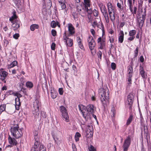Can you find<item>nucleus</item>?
<instances>
[{
  "label": "nucleus",
  "mask_w": 151,
  "mask_h": 151,
  "mask_svg": "<svg viewBox=\"0 0 151 151\" xmlns=\"http://www.w3.org/2000/svg\"><path fill=\"white\" fill-rule=\"evenodd\" d=\"M98 93L101 101L103 105L106 104L109 99V91L106 86L100 88L98 90Z\"/></svg>",
  "instance_id": "obj_1"
},
{
  "label": "nucleus",
  "mask_w": 151,
  "mask_h": 151,
  "mask_svg": "<svg viewBox=\"0 0 151 151\" xmlns=\"http://www.w3.org/2000/svg\"><path fill=\"white\" fill-rule=\"evenodd\" d=\"M10 131L12 136L16 139H19L22 135L21 129L19 128L18 123L15 121L13 124H12Z\"/></svg>",
  "instance_id": "obj_2"
},
{
  "label": "nucleus",
  "mask_w": 151,
  "mask_h": 151,
  "mask_svg": "<svg viewBox=\"0 0 151 151\" xmlns=\"http://www.w3.org/2000/svg\"><path fill=\"white\" fill-rule=\"evenodd\" d=\"M107 6L110 19L112 22L113 25H114L115 23V16L114 15L115 13L114 12L115 8L110 3H108Z\"/></svg>",
  "instance_id": "obj_3"
},
{
  "label": "nucleus",
  "mask_w": 151,
  "mask_h": 151,
  "mask_svg": "<svg viewBox=\"0 0 151 151\" xmlns=\"http://www.w3.org/2000/svg\"><path fill=\"white\" fill-rule=\"evenodd\" d=\"M17 17L15 12H14L13 13V15L9 19V20L12 23V27L15 31L19 27L20 25V22L16 19Z\"/></svg>",
  "instance_id": "obj_4"
},
{
  "label": "nucleus",
  "mask_w": 151,
  "mask_h": 151,
  "mask_svg": "<svg viewBox=\"0 0 151 151\" xmlns=\"http://www.w3.org/2000/svg\"><path fill=\"white\" fill-rule=\"evenodd\" d=\"M60 109L62 113V116L63 118L66 122H68L69 121V117L65 107L63 106H61L60 107Z\"/></svg>",
  "instance_id": "obj_5"
},
{
  "label": "nucleus",
  "mask_w": 151,
  "mask_h": 151,
  "mask_svg": "<svg viewBox=\"0 0 151 151\" xmlns=\"http://www.w3.org/2000/svg\"><path fill=\"white\" fill-rule=\"evenodd\" d=\"M40 102L38 99H35L33 103V106L34 110L32 111L33 114L35 115L39 114V107L40 106Z\"/></svg>",
  "instance_id": "obj_6"
},
{
  "label": "nucleus",
  "mask_w": 151,
  "mask_h": 151,
  "mask_svg": "<svg viewBox=\"0 0 151 151\" xmlns=\"http://www.w3.org/2000/svg\"><path fill=\"white\" fill-rule=\"evenodd\" d=\"M14 95L17 97L15 99V106L16 109L18 110L19 109V106L20 105V102L19 98L21 97L22 96L20 93L17 92H16L14 93Z\"/></svg>",
  "instance_id": "obj_7"
},
{
  "label": "nucleus",
  "mask_w": 151,
  "mask_h": 151,
  "mask_svg": "<svg viewBox=\"0 0 151 151\" xmlns=\"http://www.w3.org/2000/svg\"><path fill=\"white\" fill-rule=\"evenodd\" d=\"M134 97V95L132 93H130L127 96L126 104L127 106L128 105L129 109L131 108L132 104Z\"/></svg>",
  "instance_id": "obj_8"
},
{
  "label": "nucleus",
  "mask_w": 151,
  "mask_h": 151,
  "mask_svg": "<svg viewBox=\"0 0 151 151\" xmlns=\"http://www.w3.org/2000/svg\"><path fill=\"white\" fill-rule=\"evenodd\" d=\"M94 107L92 105H89L86 107V111L88 115H86V119L90 117V114H93L94 113Z\"/></svg>",
  "instance_id": "obj_9"
},
{
  "label": "nucleus",
  "mask_w": 151,
  "mask_h": 151,
  "mask_svg": "<svg viewBox=\"0 0 151 151\" xmlns=\"http://www.w3.org/2000/svg\"><path fill=\"white\" fill-rule=\"evenodd\" d=\"M64 42L65 43L67 46L71 47L73 44V40L72 39L67 37L66 35V33L65 32L63 36Z\"/></svg>",
  "instance_id": "obj_10"
},
{
  "label": "nucleus",
  "mask_w": 151,
  "mask_h": 151,
  "mask_svg": "<svg viewBox=\"0 0 151 151\" xmlns=\"http://www.w3.org/2000/svg\"><path fill=\"white\" fill-rule=\"evenodd\" d=\"M131 142V139L129 136H128L125 140L124 144L122 145L123 151H127L128 148Z\"/></svg>",
  "instance_id": "obj_11"
},
{
  "label": "nucleus",
  "mask_w": 151,
  "mask_h": 151,
  "mask_svg": "<svg viewBox=\"0 0 151 151\" xmlns=\"http://www.w3.org/2000/svg\"><path fill=\"white\" fill-rule=\"evenodd\" d=\"M145 14H144L142 16V17L140 16L139 15H138L137 16V22L139 27L141 28L144 24V22L145 19Z\"/></svg>",
  "instance_id": "obj_12"
},
{
  "label": "nucleus",
  "mask_w": 151,
  "mask_h": 151,
  "mask_svg": "<svg viewBox=\"0 0 151 151\" xmlns=\"http://www.w3.org/2000/svg\"><path fill=\"white\" fill-rule=\"evenodd\" d=\"M87 41L90 49L92 50L94 48L95 46V43L94 40L91 36H89L87 39Z\"/></svg>",
  "instance_id": "obj_13"
},
{
  "label": "nucleus",
  "mask_w": 151,
  "mask_h": 151,
  "mask_svg": "<svg viewBox=\"0 0 151 151\" xmlns=\"http://www.w3.org/2000/svg\"><path fill=\"white\" fill-rule=\"evenodd\" d=\"M97 42L98 48L101 50L104 49L105 44L104 40L102 39L101 37H100L98 39Z\"/></svg>",
  "instance_id": "obj_14"
},
{
  "label": "nucleus",
  "mask_w": 151,
  "mask_h": 151,
  "mask_svg": "<svg viewBox=\"0 0 151 151\" xmlns=\"http://www.w3.org/2000/svg\"><path fill=\"white\" fill-rule=\"evenodd\" d=\"M93 129L91 126H88L86 132V136L87 138H91L93 136Z\"/></svg>",
  "instance_id": "obj_15"
},
{
  "label": "nucleus",
  "mask_w": 151,
  "mask_h": 151,
  "mask_svg": "<svg viewBox=\"0 0 151 151\" xmlns=\"http://www.w3.org/2000/svg\"><path fill=\"white\" fill-rule=\"evenodd\" d=\"M79 110L81 112L83 117L86 119V115L87 114V113L86 112V107L82 104H79L78 106Z\"/></svg>",
  "instance_id": "obj_16"
},
{
  "label": "nucleus",
  "mask_w": 151,
  "mask_h": 151,
  "mask_svg": "<svg viewBox=\"0 0 151 151\" xmlns=\"http://www.w3.org/2000/svg\"><path fill=\"white\" fill-rule=\"evenodd\" d=\"M8 141L10 145H8L6 147H12L13 146L16 145L17 144V140L14 138H12L9 136L8 137Z\"/></svg>",
  "instance_id": "obj_17"
},
{
  "label": "nucleus",
  "mask_w": 151,
  "mask_h": 151,
  "mask_svg": "<svg viewBox=\"0 0 151 151\" xmlns=\"http://www.w3.org/2000/svg\"><path fill=\"white\" fill-rule=\"evenodd\" d=\"M8 73L2 68H0V76L2 80H4L7 77Z\"/></svg>",
  "instance_id": "obj_18"
},
{
  "label": "nucleus",
  "mask_w": 151,
  "mask_h": 151,
  "mask_svg": "<svg viewBox=\"0 0 151 151\" xmlns=\"http://www.w3.org/2000/svg\"><path fill=\"white\" fill-rule=\"evenodd\" d=\"M139 70V73L142 77L144 79V81L146 80L147 78V75L146 73L144 71L143 68L140 66Z\"/></svg>",
  "instance_id": "obj_19"
},
{
  "label": "nucleus",
  "mask_w": 151,
  "mask_h": 151,
  "mask_svg": "<svg viewBox=\"0 0 151 151\" xmlns=\"http://www.w3.org/2000/svg\"><path fill=\"white\" fill-rule=\"evenodd\" d=\"M136 31L134 30H130L129 32V35L130 37H129L128 40L129 41H131L134 39L135 37L134 35H135Z\"/></svg>",
  "instance_id": "obj_20"
},
{
  "label": "nucleus",
  "mask_w": 151,
  "mask_h": 151,
  "mask_svg": "<svg viewBox=\"0 0 151 151\" xmlns=\"http://www.w3.org/2000/svg\"><path fill=\"white\" fill-rule=\"evenodd\" d=\"M68 30L69 34L71 35H73L75 33V29L71 24H68Z\"/></svg>",
  "instance_id": "obj_21"
},
{
  "label": "nucleus",
  "mask_w": 151,
  "mask_h": 151,
  "mask_svg": "<svg viewBox=\"0 0 151 151\" xmlns=\"http://www.w3.org/2000/svg\"><path fill=\"white\" fill-rule=\"evenodd\" d=\"M92 25L94 28L96 27H97L98 28H99L100 29H103V25L101 23V24H98L97 22L94 20H93Z\"/></svg>",
  "instance_id": "obj_22"
},
{
  "label": "nucleus",
  "mask_w": 151,
  "mask_h": 151,
  "mask_svg": "<svg viewBox=\"0 0 151 151\" xmlns=\"http://www.w3.org/2000/svg\"><path fill=\"white\" fill-rule=\"evenodd\" d=\"M119 35L118 37L119 42L121 43H122L123 42L124 38V33L122 30L120 31Z\"/></svg>",
  "instance_id": "obj_23"
},
{
  "label": "nucleus",
  "mask_w": 151,
  "mask_h": 151,
  "mask_svg": "<svg viewBox=\"0 0 151 151\" xmlns=\"http://www.w3.org/2000/svg\"><path fill=\"white\" fill-rule=\"evenodd\" d=\"M59 27L60 24L57 21H52L51 22L50 24V26L52 28H55L56 26Z\"/></svg>",
  "instance_id": "obj_24"
},
{
  "label": "nucleus",
  "mask_w": 151,
  "mask_h": 151,
  "mask_svg": "<svg viewBox=\"0 0 151 151\" xmlns=\"http://www.w3.org/2000/svg\"><path fill=\"white\" fill-rule=\"evenodd\" d=\"M77 41L79 47L81 49H83V47L82 43L81 40L79 37H77Z\"/></svg>",
  "instance_id": "obj_25"
},
{
  "label": "nucleus",
  "mask_w": 151,
  "mask_h": 151,
  "mask_svg": "<svg viewBox=\"0 0 151 151\" xmlns=\"http://www.w3.org/2000/svg\"><path fill=\"white\" fill-rule=\"evenodd\" d=\"M17 62L16 61H13L11 64H9L7 65V68L8 69L13 68L17 65Z\"/></svg>",
  "instance_id": "obj_26"
},
{
  "label": "nucleus",
  "mask_w": 151,
  "mask_h": 151,
  "mask_svg": "<svg viewBox=\"0 0 151 151\" xmlns=\"http://www.w3.org/2000/svg\"><path fill=\"white\" fill-rule=\"evenodd\" d=\"M132 68L131 66H129L127 71V76L132 77Z\"/></svg>",
  "instance_id": "obj_27"
},
{
  "label": "nucleus",
  "mask_w": 151,
  "mask_h": 151,
  "mask_svg": "<svg viewBox=\"0 0 151 151\" xmlns=\"http://www.w3.org/2000/svg\"><path fill=\"white\" fill-rule=\"evenodd\" d=\"M51 97L53 99L56 98L57 93L56 91L54 89L51 90Z\"/></svg>",
  "instance_id": "obj_28"
},
{
  "label": "nucleus",
  "mask_w": 151,
  "mask_h": 151,
  "mask_svg": "<svg viewBox=\"0 0 151 151\" xmlns=\"http://www.w3.org/2000/svg\"><path fill=\"white\" fill-rule=\"evenodd\" d=\"M39 27L38 25L33 24L30 26V29L32 31H34L36 29H38Z\"/></svg>",
  "instance_id": "obj_29"
},
{
  "label": "nucleus",
  "mask_w": 151,
  "mask_h": 151,
  "mask_svg": "<svg viewBox=\"0 0 151 151\" xmlns=\"http://www.w3.org/2000/svg\"><path fill=\"white\" fill-rule=\"evenodd\" d=\"M13 1L14 3L15 6L19 8H20L21 7V4L20 3V1L19 0H14Z\"/></svg>",
  "instance_id": "obj_30"
},
{
  "label": "nucleus",
  "mask_w": 151,
  "mask_h": 151,
  "mask_svg": "<svg viewBox=\"0 0 151 151\" xmlns=\"http://www.w3.org/2000/svg\"><path fill=\"white\" fill-rule=\"evenodd\" d=\"M81 137V134L78 132H76L75 136V139L76 142L78 141L79 138Z\"/></svg>",
  "instance_id": "obj_31"
},
{
  "label": "nucleus",
  "mask_w": 151,
  "mask_h": 151,
  "mask_svg": "<svg viewBox=\"0 0 151 151\" xmlns=\"http://www.w3.org/2000/svg\"><path fill=\"white\" fill-rule=\"evenodd\" d=\"M34 138L35 140H37L39 139L38 134L39 131L38 130H35L34 132Z\"/></svg>",
  "instance_id": "obj_32"
},
{
  "label": "nucleus",
  "mask_w": 151,
  "mask_h": 151,
  "mask_svg": "<svg viewBox=\"0 0 151 151\" xmlns=\"http://www.w3.org/2000/svg\"><path fill=\"white\" fill-rule=\"evenodd\" d=\"M128 4L129 7V9L131 12H132V0H128Z\"/></svg>",
  "instance_id": "obj_33"
},
{
  "label": "nucleus",
  "mask_w": 151,
  "mask_h": 151,
  "mask_svg": "<svg viewBox=\"0 0 151 151\" xmlns=\"http://www.w3.org/2000/svg\"><path fill=\"white\" fill-rule=\"evenodd\" d=\"M26 86L27 88H31L33 86V84L32 82L28 81L26 83Z\"/></svg>",
  "instance_id": "obj_34"
},
{
  "label": "nucleus",
  "mask_w": 151,
  "mask_h": 151,
  "mask_svg": "<svg viewBox=\"0 0 151 151\" xmlns=\"http://www.w3.org/2000/svg\"><path fill=\"white\" fill-rule=\"evenodd\" d=\"M6 109V105L4 104L1 105L0 106V114L2 112L4 111Z\"/></svg>",
  "instance_id": "obj_35"
},
{
  "label": "nucleus",
  "mask_w": 151,
  "mask_h": 151,
  "mask_svg": "<svg viewBox=\"0 0 151 151\" xmlns=\"http://www.w3.org/2000/svg\"><path fill=\"white\" fill-rule=\"evenodd\" d=\"M89 151H96V149L91 145L88 146Z\"/></svg>",
  "instance_id": "obj_36"
},
{
  "label": "nucleus",
  "mask_w": 151,
  "mask_h": 151,
  "mask_svg": "<svg viewBox=\"0 0 151 151\" xmlns=\"http://www.w3.org/2000/svg\"><path fill=\"white\" fill-rule=\"evenodd\" d=\"M133 116L132 115H130L127 120V124L128 125L132 122V120Z\"/></svg>",
  "instance_id": "obj_37"
},
{
  "label": "nucleus",
  "mask_w": 151,
  "mask_h": 151,
  "mask_svg": "<svg viewBox=\"0 0 151 151\" xmlns=\"http://www.w3.org/2000/svg\"><path fill=\"white\" fill-rule=\"evenodd\" d=\"M84 2L85 6L87 7L90 6L89 0H84Z\"/></svg>",
  "instance_id": "obj_38"
},
{
  "label": "nucleus",
  "mask_w": 151,
  "mask_h": 151,
  "mask_svg": "<svg viewBox=\"0 0 151 151\" xmlns=\"http://www.w3.org/2000/svg\"><path fill=\"white\" fill-rule=\"evenodd\" d=\"M40 151H46V148L44 145L42 144L40 145Z\"/></svg>",
  "instance_id": "obj_39"
},
{
  "label": "nucleus",
  "mask_w": 151,
  "mask_h": 151,
  "mask_svg": "<svg viewBox=\"0 0 151 151\" xmlns=\"http://www.w3.org/2000/svg\"><path fill=\"white\" fill-rule=\"evenodd\" d=\"M23 78H21L20 81L21 82V83H19L17 85L19 86L20 88H22V87L24 83V82L23 81Z\"/></svg>",
  "instance_id": "obj_40"
},
{
  "label": "nucleus",
  "mask_w": 151,
  "mask_h": 151,
  "mask_svg": "<svg viewBox=\"0 0 151 151\" xmlns=\"http://www.w3.org/2000/svg\"><path fill=\"white\" fill-rule=\"evenodd\" d=\"M138 51L139 48L138 47H137L136 48V49L134 51V56L135 57H136L137 56Z\"/></svg>",
  "instance_id": "obj_41"
},
{
  "label": "nucleus",
  "mask_w": 151,
  "mask_h": 151,
  "mask_svg": "<svg viewBox=\"0 0 151 151\" xmlns=\"http://www.w3.org/2000/svg\"><path fill=\"white\" fill-rule=\"evenodd\" d=\"M38 140H35V143L34 148V149H37L39 146V143L38 142Z\"/></svg>",
  "instance_id": "obj_42"
},
{
  "label": "nucleus",
  "mask_w": 151,
  "mask_h": 151,
  "mask_svg": "<svg viewBox=\"0 0 151 151\" xmlns=\"http://www.w3.org/2000/svg\"><path fill=\"white\" fill-rule=\"evenodd\" d=\"M60 5L61 6L62 9H65L66 7V6L65 3L60 4Z\"/></svg>",
  "instance_id": "obj_43"
},
{
  "label": "nucleus",
  "mask_w": 151,
  "mask_h": 151,
  "mask_svg": "<svg viewBox=\"0 0 151 151\" xmlns=\"http://www.w3.org/2000/svg\"><path fill=\"white\" fill-rule=\"evenodd\" d=\"M72 69L73 70L74 74L75 75L76 73L77 72V68L76 66H75V65H73Z\"/></svg>",
  "instance_id": "obj_44"
},
{
  "label": "nucleus",
  "mask_w": 151,
  "mask_h": 151,
  "mask_svg": "<svg viewBox=\"0 0 151 151\" xmlns=\"http://www.w3.org/2000/svg\"><path fill=\"white\" fill-rule=\"evenodd\" d=\"M97 54L99 58H100V59H101L102 55L101 52L100 51H99L98 52Z\"/></svg>",
  "instance_id": "obj_45"
},
{
  "label": "nucleus",
  "mask_w": 151,
  "mask_h": 151,
  "mask_svg": "<svg viewBox=\"0 0 151 151\" xmlns=\"http://www.w3.org/2000/svg\"><path fill=\"white\" fill-rule=\"evenodd\" d=\"M51 33L53 36H55L56 35L57 32L55 30L52 29L51 30Z\"/></svg>",
  "instance_id": "obj_46"
},
{
  "label": "nucleus",
  "mask_w": 151,
  "mask_h": 151,
  "mask_svg": "<svg viewBox=\"0 0 151 151\" xmlns=\"http://www.w3.org/2000/svg\"><path fill=\"white\" fill-rule=\"evenodd\" d=\"M111 68L113 70H114L115 69L116 67V64L114 63H112L111 64Z\"/></svg>",
  "instance_id": "obj_47"
},
{
  "label": "nucleus",
  "mask_w": 151,
  "mask_h": 151,
  "mask_svg": "<svg viewBox=\"0 0 151 151\" xmlns=\"http://www.w3.org/2000/svg\"><path fill=\"white\" fill-rule=\"evenodd\" d=\"M55 47V44L54 42H52L51 45V47L52 50H54Z\"/></svg>",
  "instance_id": "obj_48"
},
{
  "label": "nucleus",
  "mask_w": 151,
  "mask_h": 151,
  "mask_svg": "<svg viewBox=\"0 0 151 151\" xmlns=\"http://www.w3.org/2000/svg\"><path fill=\"white\" fill-rule=\"evenodd\" d=\"M19 36V34L18 33H16L13 36V38L16 39H18Z\"/></svg>",
  "instance_id": "obj_49"
},
{
  "label": "nucleus",
  "mask_w": 151,
  "mask_h": 151,
  "mask_svg": "<svg viewBox=\"0 0 151 151\" xmlns=\"http://www.w3.org/2000/svg\"><path fill=\"white\" fill-rule=\"evenodd\" d=\"M117 7L120 9L121 10H122V5L120 3L118 2L117 3Z\"/></svg>",
  "instance_id": "obj_50"
},
{
  "label": "nucleus",
  "mask_w": 151,
  "mask_h": 151,
  "mask_svg": "<svg viewBox=\"0 0 151 151\" xmlns=\"http://www.w3.org/2000/svg\"><path fill=\"white\" fill-rule=\"evenodd\" d=\"M103 13L104 18L108 17V13L105 9H104V12H103Z\"/></svg>",
  "instance_id": "obj_51"
},
{
  "label": "nucleus",
  "mask_w": 151,
  "mask_h": 151,
  "mask_svg": "<svg viewBox=\"0 0 151 151\" xmlns=\"http://www.w3.org/2000/svg\"><path fill=\"white\" fill-rule=\"evenodd\" d=\"M58 91L59 94L60 95H62L63 93V89L62 88H59L58 89Z\"/></svg>",
  "instance_id": "obj_52"
},
{
  "label": "nucleus",
  "mask_w": 151,
  "mask_h": 151,
  "mask_svg": "<svg viewBox=\"0 0 151 151\" xmlns=\"http://www.w3.org/2000/svg\"><path fill=\"white\" fill-rule=\"evenodd\" d=\"M91 54L93 55H95L96 53V50L94 49V48L92 49V50L90 49Z\"/></svg>",
  "instance_id": "obj_53"
},
{
  "label": "nucleus",
  "mask_w": 151,
  "mask_h": 151,
  "mask_svg": "<svg viewBox=\"0 0 151 151\" xmlns=\"http://www.w3.org/2000/svg\"><path fill=\"white\" fill-rule=\"evenodd\" d=\"M93 13L94 16L96 17L98 16V12L96 10H94L93 11Z\"/></svg>",
  "instance_id": "obj_54"
},
{
  "label": "nucleus",
  "mask_w": 151,
  "mask_h": 151,
  "mask_svg": "<svg viewBox=\"0 0 151 151\" xmlns=\"http://www.w3.org/2000/svg\"><path fill=\"white\" fill-rule=\"evenodd\" d=\"M72 149L73 151H77L76 146L74 143H73L72 145Z\"/></svg>",
  "instance_id": "obj_55"
},
{
  "label": "nucleus",
  "mask_w": 151,
  "mask_h": 151,
  "mask_svg": "<svg viewBox=\"0 0 151 151\" xmlns=\"http://www.w3.org/2000/svg\"><path fill=\"white\" fill-rule=\"evenodd\" d=\"M105 19L106 22L107 23V24H109V17H105Z\"/></svg>",
  "instance_id": "obj_56"
},
{
  "label": "nucleus",
  "mask_w": 151,
  "mask_h": 151,
  "mask_svg": "<svg viewBox=\"0 0 151 151\" xmlns=\"http://www.w3.org/2000/svg\"><path fill=\"white\" fill-rule=\"evenodd\" d=\"M139 60L141 63H143L144 61V58L142 56H141L139 58Z\"/></svg>",
  "instance_id": "obj_57"
},
{
  "label": "nucleus",
  "mask_w": 151,
  "mask_h": 151,
  "mask_svg": "<svg viewBox=\"0 0 151 151\" xmlns=\"http://www.w3.org/2000/svg\"><path fill=\"white\" fill-rule=\"evenodd\" d=\"M114 41V38L113 37H109V41L111 43L113 42Z\"/></svg>",
  "instance_id": "obj_58"
},
{
  "label": "nucleus",
  "mask_w": 151,
  "mask_h": 151,
  "mask_svg": "<svg viewBox=\"0 0 151 151\" xmlns=\"http://www.w3.org/2000/svg\"><path fill=\"white\" fill-rule=\"evenodd\" d=\"M137 10V7H134V11H133V12H132H132H131L133 14H136V13Z\"/></svg>",
  "instance_id": "obj_59"
},
{
  "label": "nucleus",
  "mask_w": 151,
  "mask_h": 151,
  "mask_svg": "<svg viewBox=\"0 0 151 151\" xmlns=\"http://www.w3.org/2000/svg\"><path fill=\"white\" fill-rule=\"evenodd\" d=\"M131 77L130 76H127L128 77V82H127V84L128 85L129 84V82H132V80H131Z\"/></svg>",
  "instance_id": "obj_60"
},
{
  "label": "nucleus",
  "mask_w": 151,
  "mask_h": 151,
  "mask_svg": "<svg viewBox=\"0 0 151 151\" xmlns=\"http://www.w3.org/2000/svg\"><path fill=\"white\" fill-rule=\"evenodd\" d=\"M14 93L13 91H9L7 92V93L8 94H9V95H12L13 94L14 95V93Z\"/></svg>",
  "instance_id": "obj_61"
},
{
  "label": "nucleus",
  "mask_w": 151,
  "mask_h": 151,
  "mask_svg": "<svg viewBox=\"0 0 151 151\" xmlns=\"http://www.w3.org/2000/svg\"><path fill=\"white\" fill-rule=\"evenodd\" d=\"M91 32L92 34L94 36L95 35V32L94 30L93 29H91Z\"/></svg>",
  "instance_id": "obj_62"
},
{
  "label": "nucleus",
  "mask_w": 151,
  "mask_h": 151,
  "mask_svg": "<svg viewBox=\"0 0 151 151\" xmlns=\"http://www.w3.org/2000/svg\"><path fill=\"white\" fill-rule=\"evenodd\" d=\"M125 24V22H121L120 24V26L122 27Z\"/></svg>",
  "instance_id": "obj_63"
},
{
  "label": "nucleus",
  "mask_w": 151,
  "mask_h": 151,
  "mask_svg": "<svg viewBox=\"0 0 151 151\" xmlns=\"http://www.w3.org/2000/svg\"><path fill=\"white\" fill-rule=\"evenodd\" d=\"M9 42L8 40H5L4 41V45H6V46L8 44Z\"/></svg>",
  "instance_id": "obj_64"
}]
</instances>
